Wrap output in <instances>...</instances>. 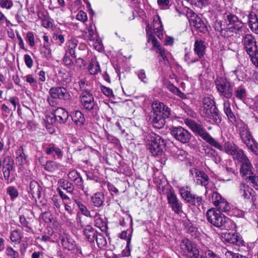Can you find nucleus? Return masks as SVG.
I'll return each mask as SVG.
<instances>
[{
    "label": "nucleus",
    "mask_w": 258,
    "mask_h": 258,
    "mask_svg": "<svg viewBox=\"0 0 258 258\" xmlns=\"http://www.w3.org/2000/svg\"><path fill=\"white\" fill-rule=\"evenodd\" d=\"M196 179V183L198 185H201L206 187L209 184L210 178L208 175L203 171H201L198 175L195 178Z\"/></svg>",
    "instance_id": "c756f323"
},
{
    "label": "nucleus",
    "mask_w": 258,
    "mask_h": 258,
    "mask_svg": "<svg viewBox=\"0 0 258 258\" xmlns=\"http://www.w3.org/2000/svg\"><path fill=\"white\" fill-rule=\"evenodd\" d=\"M226 21L229 27L233 28L235 30H240L243 26V23L240 21L238 18L235 15L229 14L227 15Z\"/></svg>",
    "instance_id": "aec40b11"
},
{
    "label": "nucleus",
    "mask_w": 258,
    "mask_h": 258,
    "mask_svg": "<svg viewBox=\"0 0 258 258\" xmlns=\"http://www.w3.org/2000/svg\"><path fill=\"white\" fill-rule=\"evenodd\" d=\"M203 114L205 119L216 123L221 122V117L213 99L211 97H206L203 99Z\"/></svg>",
    "instance_id": "7ed1b4c3"
},
{
    "label": "nucleus",
    "mask_w": 258,
    "mask_h": 258,
    "mask_svg": "<svg viewBox=\"0 0 258 258\" xmlns=\"http://www.w3.org/2000/svg\"><path fill=\"white\" fill-rule=\"evenodd\" d=\"M26 41L31 47H33L35 45L34 36L33 32H28L27 33Z\"/></svg>",
    "instance_id": "5fc2aeb1"
},
{
    "label": "nucleus",
    "mask_w": 258,
    "mask_h": 258,
    "mask_svg": "<svg viewBox=\"0 0 258 258\" xmlns=\"http://www.w3.org/2000/svg\"><path fill=\"white\" fill-rule=\"evenodd\" d=\"M242 42L252 63L258 68V49L255 38L251 34H246L243 37Z\"/></svg>",
    "instance_id": "39448f33"
},
{
    "label": "nucleus",
    "mask_w": 258,
    "mask_h": 258,
    "mask_svg": "<svg viewBox=\"0 0 258 258\" xmlns=\"http://www.w3.org/2000/svg\"><path fill=\"white\" fill-rule=\"evenodd\" d=\"M237 160L241 162L240 173L243 175H245L251 172L252 165L244 153Z\"/></svg>",
    "instance_id": "412c9836"
},
{
    "label": "nucleus",
    "mask_w": 258,
    "mask_h": 258,
    "mask_svg": "<svg viewBox=\"0 0 258 258\" xmlns=\"http://www.w3.org/2000/svg\"><path fill=\"white\" fill-rule=\"evenodd\" d=\"M76 199H73L72 200H69V201L63 202V205L64 206V210L67 212V214L65 213L61 215V218L62 221L68 223H71L73 219L75 213V200Z\"/></svg>",
    "instance_id": "ddd939ff"
},
{
    "label": "nucleus",
    "mask_w": 258,
    "mask_h": 258,
    "mask_svg": "<svg viewBox=\"0 0 258 258\" xmlns=\"http://www.w3.org/2000/svg\"><path fill=\"white\" fill-rule=\"evenodd\" d=\"M50 44L44 43L43 45L40 48V53L42 57L48 59L51 56V49L50 47Z\"/></svg>",
    "instance_id": "4c0bfd02"
},
{
    "label": "nucleus",
    "mask_w": 258,
    "mask_h": 258,
    "mask_svg": "<svg viewBox=\"0 0 258 258\" xmlns=\"http://www.w3.org/2000/svg\"><path fill=\"white\" fill-rule=\"evenodd\" d=\"M153 27L155 30H157V35L159 36L162 33L163 28V25L161 23V20L159 16H155L153 17Z\"/></svg>",
    "instance_id": "e433bc0d"
},
{
    "label": "nucleus",
    "mask_w": 258,
    "mask_h": 258,
    "mask_svg": "<svg viewBox=\"0 0 258 258\" xmlns=\"http://www.w3.org/2000/svg\"><path fill=\"white\" fill-rule=\"evenodd\" d=\"M234 95L238 99L243 101L246 97V90L242 87H238L234 91Z\"/></svg>",
    "instance_id": "79ce46f5"
},
{
    "label": "nucleus",
    "mask_w": 258,
    "mask_h": 258,
    "mask_svg": "<svg viewBox=\"0 0 258 258\" xmlns=\"http://www.w3.org/2000/svg\"><path fill=\"white\" fill-rule=\"evenodd\" d=\"M88 70L91 75H96L100 71L99 62L96 60H92L89 66Z\"/></svg>",
    "instance_id": "58836bf2"
},
{
    "label": "nucleus",
    "mask_w": 258,
    "mask_h": 258,
    "mask_svg": "<svg viewBox=\"0 0 258 258\" xmlns=\"http://www.w3.org/2000/svg\"><path fill=\"white\" fill-rule=\"evenodd\" d=\"M180 248L183 255L187 258H199V250L196 244L187 239H183L180 243ZM200 258H205L201 256Z\"/></svg>",
    "instance_id": "6e6552de"
},
{
    "label": "nucleus",
    "mask_w": 258,
    "mask_h": 258,
    "mask_svg": "<svg viewBox=\"0 0 258 258\" xmlns=\"http://www.w3.org/2000/svg\"><path fill=\"white\" fill-rule=\"evenodd\" d=\"M80 98L82 104L84 108L92 113H94L96 108L95 107L94 97L92 94L89 91L82 92Z\"/></svg>",
    "instance_id": "4468645a"
},
{
    "label": "nucleus",
    "mask_w": 258,
    "mask_h": 258,
    "mask_svg": "<svg viewBox=\"0 0 258 258\" xmlns=\"http://www.w3.org/2000/svg\"><path fill=\"white\" fill-rule=\"evenodd\" d=\"M216 88L220 96L226 99L231 98L233 95V87L226 78L217 77L215 81Z\"/></svg>",
    "instance_id": "0eeeda50"
},
{
    "label": "nucleus",
    "mask_w": 258,
    "mask_h": 258,
    "mask_svg": "<svg viewBox=\"0 0 258 258\" xmlns=\"http://www.w3.org/2000/svg\"><path fill=\"white\" fill-rule=\"evenodd\" d=\"M208 221L214 226L222 230H228L230 228V219L223 214L220 211L215 209H210L206 213Z\"/></svg>",
    "instance_id": "20e7f679"
},
{
    "label": "nucleus",
    "mask_w": 258,
    "mask_h": 258,
    "mask_svg": "<svg viewBox=\"0 0 258 258\" xmlns=\"http://www.w3.org/2000/svg\"><path fill=\"white\" fill-rule=\"evenodd\" d=\"M168 204L172 210L177 214L182 212V204L177 197L175 192L169 189L166 193Z\"/></svg>",
    "instance_id": "9d476101"
},
{
    "label": "nucleus",
    "mask_w": 258,
    "mask_h": 258,
    "mask_svg": "<svg viewBox=\"0 0 258 258\" xmlns=\"http://www.w3.org/2000/svg\"><path fill=\"white\" fill-rule=\"evenodd\" d=\"M72 119L77 125H79L83 124L85 122V118L83 114L79 110H76L73 113Z\"/></svg>",
    "instance_id": "72a5a7b5"
},
{
    "label": "nucleus",
    "mask_w": 258,
    "mask_h": 258,
    "mask_svg": "<svg viewBox=\"0 0 258 258\" xmlns=\"http://www.w3.org/2000/svg\"><path fill=\"white\" fill-rule=\"evenodd\" d=\"M75 202L83 215L87 217H91L90 212L81 201L78 200H75Z\"/></svg>",
    "instance_id": "a18cd8bd"
},
{
    "label": "nucleus",
    "mask_w": 258,
    "mask_h": 258,
    "mask_svg": "<svg viewBox=\"0 0 258 258\" xmlns=\"http://www.w3.org/2000/svg\"><path fill=\"white\" fill-rule=\"evenodd\" d=\"M49 92L53 99L67 100L70 97L69 92L64 87H52L50 89Z\"/></svg>",
    "instance_id": "f3484780"
},
{
    "label": "nucleus",
    "mask_w": 258,
    "mask_h": 258,
    "mask_svg": "<svg viewBox=\"0 0 258 258\" xmlns=\"http://www.w3.org/2000/svg\"><path fill=\"white\" fill-rule=\"evenodd\" d=\"M3 166L14 167V161L10 156L5 157L3 160Z\"/></svg>",
    "instance_id": "680f3d73"
},
{
    "label": "nucleus",
    "mask_w": 258,
    "mask_h": 258,
    "mask_svg": "<svg viewBox=\"0 0 258 258\" xmlns=\"http://www.w3.org/2000/svg\"><path fill=\"white\" fill-rule=\"evenodd\" d=\"M225 239L226 241L231 244H234L239 246L244 245V241L237 233H227L225 235Z\"/></svg>",
    "instance_id": "b1692460"
},
{
    "label": "nucleus",
    "mask_w": 258,
    "mask_h": 258,
    "mask_svg": "<svg viewBox=\"0 0 258 258\" xmlns=\"http://www.w3.org/2000/svg\"><path fill=\"white\" fill-rule=\"evenodd\" d=\"M224 106V111L226 114L228 120L230 121L232 124L236 125L237 124L236 123V117L232 112L231 107H230V103L229 101H225L223 103Z\"/></svg>",
    "instance_id": "a878e982"
},
{
    "label": "nucleus",
    "mask_w": 258,
    "mask_h": 258,
    "mask_svg": "<svg viewBox=\"0 0 258 258\" xmlns=\"http://www.w3.org/2000/svg\"><path fill=\"white\" fill-rule=\"evenodd\" d=\"M150 41H151L153 47L157 48V52L160 54L163 59L165 60L166 56H165L164 49L160 46L157 39L152 34L149 35L148 37V42H149Z\"/></svg>",
    "instance_id": "c85d7f7f"
},
{
    "label": "nucleus",
    "mask_w": 258,
    "mask_h": 258,
    "mask_svg": "<svg viewBox=\"0 0 258 258\" xmlns=\"http://www.w3.org/2000/svg\"><path fill=\"white\" fill-rule=\"evenodd\" d=\"M53 116L59 123H64L69 117V113L63 108L58 107L54 110Z\"/></svg>",
    "instance_id": "4be33fe9"
},
{
    "label": "nucleus",
    "mask_w": 258,
    "mask_h": 258,
    "mask_svg": "<svg viewBox=\"0 0 258 258\" xmlns=\"http://www.w3.org/2000/svg\"><path fill=\"white\" fill-rule=\"evenodd\" d=\"M42 149L47 155L55 160H60L63 157L62 150L55 144H46L43 145Z\"/></svg>",
    "instance_id": "f8f14e48"
},
{
    "label": "nucleus",
    "mask_w": 258,
    "mask_h": 258,
    "mask_svg": "<svg viewBox=\"0 0 258 258\" xmlns=\"http://www.w3.org/2000/svg\"><path fill=\"white\" fill-rule=\"evenodd\" d=\"M104 195L102 192H97L91 197V201L94 206L99 207L103 205L104 202Z\"/></svg>",
    "instance_id": "473e14b6"
},
{
    "label": "nucleus",
    "mask_w": 258,
    "mask_h": 258,
    "mask_svg": "<svg viewBox=\"0 0 258 258\" xmlns=\"http://www.w3.org/2000/svg\"><path fill=\"white\" fill-rule=\"evenodd\" d=\"M179 194L183 200L191 205H200L202 203V197L192 194L188 187H180Z\"/></svg>",
    "instance_id": "9b49d317"
},
{
    "label": "nucleus",
    "mask_w": 258,
    "mask_h": 258,
    "mask_svg": "<svg viewBox=\"0 0 258 258\" xmlns=\"http://www.w3.org/2000/svg\"><path fill=\"white\" fill-rule=\"evenodd\" d=\"M52 201L54 207L59 211L61 209V205H63V202H62L61 200L58 199L57 197H52Z\"/></svg>",
    "instance_id": "0e129e2a"
},
{
    "label": "nucleus",
    "mask_w": 258,
    "mask_h": 258,
    "mask_svg": "<svg viewBox=\"0 0 258 258\" xmlns=\"http://www.w3.org/2000/svg\"><path fill=\"white\" fill-rule=\"evenodd\" d=\"M0 6L2 8L10 9L13 6L12 0H1Z\"/></svg>",
    "instance_id": "4d7b16f0"
},
{
    "label": "nucleus",
    "mask_w": 258,
    "mask_h": 258,
    "mask_svg": "<svg viewBox=\"0 0 258 258\" xmlns=\"http://www.w3.org/2000/svg\"><path fill=\"white\" fill-rule=\"evenodd\" d=\"M14 167H8L3 166V173L5 179L9 181H12V179L11 178V172L13 170Z\"/></svg>",
    "instance_id": "603ef678"
},
{
    "label": "nucleus",
    "mask_w": 258,
    "mask_h": 258,
    "mask_svg": "<svg viewBox=\"0 0 258 258\" xmlns=\"http://www.w3.org/2000/svg\"><path fill=\"white\" fill-rule=\"evenodd\" d=\"M236 126L240 139L244 144L250 142L253 138L246 124L240 121L237 123Z\"/></svg>",
    "instance_id": "dca6fc26"
},
{
    "label": "nucleus",
    "mask_w": 258,
    "mask_h": 258,
    "mask_svg": "<svg viewBox=\"0 0 258 258\" xmlns=\"http://www.w3.org/2000/svg\"><path fill=\"white\" fill-rule=\"evenodd\" d=\"M76 19L84 23L87 21L88 19L87 14L83 11H80L76 16Z\"/></svg>",
    "instance_id": "052dcab7"
},
{
    "label": "nucleus",
    "mask_w": 258,
    "mask_h": 258,
    "mask_svg": "<svg viewBox=\"0 0 258 258\" xmlns=\"http://www.w3.org/2000/svg\"><path fill=\"white\" fill-rule=\"evenodd\" d=\"M23 237V232L19 229H16L12 230L10 236L11 241L17 244L20 243Z\"/></svg>",
    "instance_id": "7c9ffc66"
},
{
    "label": "nucleus",
    "mask_w": 258,
    "mask_h": 258,
    "mask_svg": "<svg viewBox=\"0 0 258 258\" xmlns=\"http://www.w3.org/2000/svg\"><path fill=\"white\" fill-rule=\"evenodd\" d=\"M138 78L144 83H146L148 82V79L146 77L145 72L144 70H141L136 72Z\"/></svg>",
    "instance_id": "338daca9"
},
{
    "label": "nucleus",
    "mask_w": 258,
    "mask_h": 258,
    "mask_svg": "<svg viewBox=\"0 0 258 258\" xmlns=\"http://www.w3.org/2000/svg\"><path fill=\"white\" fill-rule=\"evenodd\" d=\"M167 87L170 91L179 97L181 98H185V94L182 93L177 87L174 86L173 84L169 83L167 85Z\"/></svg>",
    "instance_id": "ea45409f"
},
{
    "label": "nucleus",
    "mask_w": 258,
    "mask_h": 258,
    "mask_svg": "<svg viewBox=\"0 0 258 258\" xmlns=\"http://www.w3.org/2000/svg\"><path fill=\"white\" fill-rule=\"evenodd\" d=\"M170 109L164 103L154 101L152 110L149 113V121L156 128H161L165 123V118L169 117Z\"/></svg>",
    "instance_id": "f03ea898"
},
{
    "label": "nucleus",
    "mask_w": 258,
    "mask_h": 258,
    "mask_svg": "<svg viewBox=\"0 0 258 258\" xmlns=\"http://www.w3.org/2000/svg\"><path fill=\"white\" fill-rule=\"evenodd\" d=\"M95 239L98 246L100 248H104L107 245L106 238L102 234L98 233Z\"/></svg>",
    "instance_id": "c03bdc74"
},
{
    "label": "nucleus",
    "mask_w": 258,
    "mask_h": 258,
    "mask_svg": "<svg viewBox=\"0 0 258 258\" xmlns=\"http://www.w3.org/2000/svg\"><path fill=\"white\" fill-rule=\"evenodd\" d=\"M233 31H235L233 29V28H231V27H229L228 28H225L222 31L221 35L224 37H229L232 35V32Z\"/></svg>",
    "instance_id": "e2e57ef3"
},
{
    "label": "nucleus",
    "mask_w": 258,
    "mask_h": 258,
    "mask_svg": "<svg viewBox=\"0 0 258 258\" xmlns=\"http://www.w3.org/2000/svg\"><path fill=\"white\" fill-rule=\"evenodd\" d=\"M62 246L69 251L74 250L76 247V243L74 240L70 236L65 235L60 238Z\"/></svg>",
    "instance_id": "5701e85b"
},
{
    "label": "nucleus",
    "mask_w": 258,
    "mask_h": 258,
    "mask_svg": "<svg viewBox=\"0 0 258 258\" xmlns=\"http://www.w3.org/2000/svg\"><path fill=\"white\" fill-rule=\"evenodd\" d=\"M245 145L253 154L258 156V143L254 138L251 139L250 142L245 144Z\"/></svg>",
    "instance_id": "a19ab883"
},
{
    "label": "nucleus",
    "mask_w": 258,
    "mask_h": 258,
    "mask_svg": "<svg viewBox=\"0 0 258 258\" xmlns=\"http://www.w3.org/2000/svg\"><path fill=\"white\" fill-rule=\"evenodd\" d=\"M224 198L217 191H214L211 194V201L215 207L220 204V202L223 200Z\"/></svg>",
    "instance_id": "49530a36"
},
{
    "label": "nucleus",
    "mask_w": 258,
    "mask_h": 258,
    "mask_svg": "<svg viewBox=\"0 0 258 258\" xmlns=\"http://www.w3.org/2000/svg\"><path fill=\"white\" fill-rule=\"evenodd\" d=\"M86 33H88V38L90 41H94L97 39V35L95 30L93 28L92 26H89L87 29Z\"/></svg>",
    "instance_id": "8fccbe9b"
},
{
    "label": "nucleus",
    "mask_w": 258,
    "mask_h": 258,
    "mask_svg": "<svg viewBox=\"0 0 258 258\" xmlns=\"http://www.w3.org/2000/svg\"><path fill=\"white\" fill-rule=\"evenodd\" d=\"M68 178L72 181H74L78 188L81 189L85 194H87V190L83 184V179L80 174L75 170L70 171L68 174Z\"/></svg>",
    "instance_id": "a211bd4d"
},
{
    "label": "nucleus",
    "mask_w": 258,
    "mask_h": 258,
    "mask_svg": "<svg viewBox=\"0 0 258 258\" xmlns=\"http://www.w3.org/2000/svg\"><path fill=\"white\" fill-rule=\"evenodd\" d=\"M37 15L39 19L42 21V25L46 28H49L50 26V22L49 16L41 11L37 12Z\"/></svg>",
    "instance_id": "f704fd0d"
},
{
    "label": "nucleus",
    "mask_w": 258,
    "mask_h": 258,
    "mask_svg": "<svg viewBox=\"0 0 258 258\" xmlns=\"http://www.w3.org/2000/svg\"><path fill=\"white\" fill-rule=\"evenodd\" d=\"M206 46L204 42L201 40H196L194 44V52L198 55L199 59L202 58L205 54Z\"/></svg>",
    "instance_id": "cd10ccee"
},
{
    "label": "nucleus",
    "mask_w": 258,
    "mask_h": 258,
    "mask_svg": "<svg viewBox=\"0 0 258 258\" xmlns=\"http://www.w3.org/2000/svg\"><path fill=\"white\" fill-rule=\"evenodd\" d=\"M252 186L256 190H258V177L256 175H251L248 177Z\"/></svg>",
    "instance_id": "6e6d98bb"
},
{
    "label": "nucleus",
    "mask_w": 258,
    "mask_h": 258,
    "mask_svg": "<svg viewBox=\"0 0 258 258\" xmlns=\"http://www.w3.org/2000/svg\"><path fill=\"white\" fill-rule=\"evenodd\" d=\"M79 84L80 89L82 92H89V88H88L87 81L85 79H82L79 82Z\"/></svg>",
    "instance_id": "69168bd1"
},
{
    "label": "nucleus",
    "mask_w": 258,
    "mask_h": 258,
    "mask_svg": "<svg viewBox=\"0 0 258 258\" xmlns=\"http://www.w3.org/2000/svg\"><path fill=\"white\" fill-rule=\"evenodd\" d=\"M171 135L182 144L189 142L191 135L189 131L181 126H172L170 128Z\"/></svg>",
    "instance_id": "1a4fd4ad"
},
{
    "label": "nucleus",
    "mask_w": 258,
    "mask_h": 258,
    "mask_svg": "<svg viewBox=\"0 0 258 258\" xmlns=\"http://www.w3.org/2000/svg\"><path fill=\"white\" fill-rule=\"evenodd\" d=\"M191 13L190 23L197 30L202 33H206L208 31L207 27L203 21L197 17L195 13L190 12Z\"/></svg>",
    "instance_id": "6ab92c4d"
},
{
    "label": "nucleus",
    "mask_w": 258,
    "mask_h": 258,
    "mask_svg": "<svg viewBox=\"0 0 258 258\" xmlns=\"http://www.w3.org/2000/svg\"><path fill=\"white\" fill-rule=\"evenodd\" d=\"M61 167L59 163L53 161H48L45 165V169L49 172L54 173L58 171Z\"/></svg>",
    "instance_id": "2f4dec72"
},
{
    "label": "nucleus",
    "mask_w": 258,
    "mask_h": 258,
    "mask_svg": "<svg viewBox=\"0 0 258 258\" xmlns=\"http://www.w3.org/2000/svg\"><path fill=\"white\" fill-rule=\"evenodd\" d=\"M41 187L39 183L35 181H31L29 185V192L31 194L32 197L35 200L39 199L41 196Z\"/></svg>",
    "instance_id": "393cba45"
},
{
    "label": "nucleus",
    "mask_w": 258,
    "mask_h": 258,
    "mask_svg": "<svg viewBox=\"0 0 258 258\" xmlns=\"http://www.w3.org/2000/svg\"><path fill=\"white\" fill-rule=\"evenodd\" d=\"M19 221L23 227H25L27 228L26 230L27 232L32 231V229L28 225L29 222L26 220V219L24 215L20 216Z\"/></svg>",
    "instance_id": "864d4df0"
},
{
    "label": "nucleus",
    "mask_w": 258,
    "mask_h": 258,
    "mask_svg": "<svg viewBox=\"0 0 258 258\" xmlns=\"http://www.w3.org/2000/svg\"><path fill=\"white\" fill-rule=\"evenodd\" d=\"M78 45V41L75 39H71L67 43V49H76Z\"/></svg>",
    "instance_id": "774afa93"
},
{
    "label": "nucleus",
    "mask_w": 258,
    "mask_h": 258,
    "mask_svg": "<svg viewBox=\"0 0 258 258\" xmlns=\"http://www.w3.org/2000/svg\"><path fill=\"white\" fill-rule=\"evenodd\" d=\"M165 145V141L160 136L155 133L150 134L148 139L147 148L154 156L162 155Z\"/></svg>",
    "instance_id": "423d86ee"
},
{
    "label": "nucleus",
    "mask_w": 258,
    "mask_h": 258,
    "mask_svg": "<svg viewBox=\"0 0 258 258\" xmlns=\"http://www.w3.org/2000/svg\"><path fill=\"white\" fill-rule=\"evenodd\" d=\"M60 186L66 190L68 193L72 194L74 192V184L69 181L63 180L60 182Z\"/></svg>",
    "instance_id": "37998d69"
},
{
    "label": "nucleus",
    "mask_w": 258,
    "mask_h": 258,
    "mask_svg": "<svg viewBox=\"0 0 258 258\" xmlns=\"http://www.w3.org/2000/svg\"><path fill=\"white\" fill-rule=\"evenodd\" d=\"M7 192L12 200L15 199L18 196V191L14 186H9L8 187Z\"/></svg>",
    "instance_id": "3c124183"
},
{
    "label": "nucleus",
    "mask_w": 258,
    "mask_h": 258,
    "mask_svg": "<svg viewBox=\"0 0 258 258\" xmlns=\"http://www.w3.org/2000/svg\"><path fill=\"white\" fill-rule=\"evenodd\" d=\"M84 235L90 242H93L98 233L91 225H87L83 230Z\"/></svg>",
    "instance_id": "bb28decb"
},
{
    "label": "nucleus",
    "mask_w": 258,
    "mask_h": 258,
    "mask_svg": "<svg viewBox=\"0 0 258 258\" xmlns=\"http://www.w3.org/2000/svg\"><path fill=\"white\" fill-rule=\"evenodd\" d=\"M158 5L163 9H166L169 7L171 4V0H157Z\"/></svg>",
    "instance_id": "bf43d9fd"
},
{
    "label": "nucleus",
    "mask_w": 258,
    "mask_h": 258,
    "mask_svg": "<svg viewBox=\"0 0 258 258\" xmlns=\"http://www.w3.org/2000/svg\"><path fill=\"white\" fill-rule=\"evenodd\" d=\"M216 207L218 209V211L224 212L229 211L230 209L229 204L224 198Z\"/></svg>",
    "instance_id": "de8ad7c7"
},
{
    "label": "nucleus",
    "mask_w": 258,
    "mask_h": 258,
    "mask_svg": "<svg viewBox=\"0 0 258 258\" xmlns=\"http://www.w3.org/2000/svg\"><path fill=\"white\" fill-rule=\"evenodd\" d=\"M238 194L239 196L244 200H249L252 197V200L254 202L255 191L252 188L244 182L239 183L238 186Z\"/></svg>",
    "instance_id": "2eb2a0df"
},
{
    "label": "nucleus",
    "mask_w": 258,
    "mask_h": 258,
    "mask_svg": "<svg viewBox=\"0 0 258 258\" xmlns=\"http://www.w3.org/2000/svg\"><path fill=\"white\" fill-rule=\"evenodd\" d=\"M184 60L188 63H193L199 61L198 58H194L189 53H186L184 55Z\"/></svg>",
    "instance_id": "13d9d810"
},
{
    "label": "nucleus",
    "mask_w": 258,
    "mask_h": 258,
    "mask_svg": "<svg viewBox=\"0 0 258 258\" xmlns=\"http://www.w3.org/2000/svg\"><path fill=\"white\" fill-rule=\"evenodd\" d=\"M184 123L194 133L199 136L210 145L220 151H224L227 154L231 155L233 159H237L244 154L243 151L242 150L238 149V147L233 142L226 141L223 146L222 144L212 138L205 128L195 121L189 119H185Z\"/></svg>",
    "instance_id": "f257e3e1"
},
{
    "label": "nucleus",
    "mask_w": 258,
    "mask_h": 258,
    "mask_svg": "<svg viewBox=\"0 0 258 258\" xmlns=\"http://www.w3.org/2000/svg\"><path fill=\"white\" fill-rule=\"evenodd\" d=\"M16 162L20 165L24 164L26 162V156L24 153V150L22 147H20L16 152Z\"/></svg>",
    "instance_id": "c9c22d12"
},
{
    "label": "nucleus",
    "mask_w": 258,
    "mask_h": 258,
    "mask_svg": "<svg viewBox=\"0 0 258 258\" xmlns=\"http://www.w3.org/2000/svg\"><path fill=\"white\" fill-rule=\"evenodd\" d=\"M6 254L10 258H20L19 253L11 246L7 247L5 250Z\"/></svg>",
    "instance_id": "09e8293b"
}]
</instances>
